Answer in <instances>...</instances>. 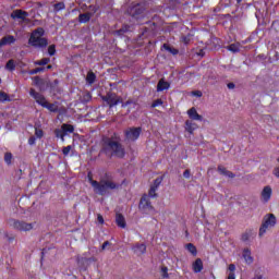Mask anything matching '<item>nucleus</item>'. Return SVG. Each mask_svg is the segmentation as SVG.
<instances>
[{
	"label": "nucleus",
	"instance_id": "f257e3e1",
	"mask_svg": "<svg viewBox=\"0 0 279 279\" xmlns=\"http://www.w3.org/2000/svg\"><path fill=\"white\" fill-rule=\"evenodd\" d=\"M100 154L106 156V158H125V147L114 136H102L100 141Z\"/></svg>",
	"mask_w": 279,
	"mask_h": 279
},
{
	"label": "nucleus",
	"instance_id": "f03ea898",
	"mask_svg": "<svg viewBox=\"0 0 279 279\" xmlns=\"http://www.w3.org/2000/svg\"><path fill=\"white\" fill-rule=\"evenodd\" d=\"M88 182L92 184L94 191L98 195H108V191H117L121 189V184L112 181V174L110 172H106L102 177H100V181L93 180V172H87Z\"/></svg>",
	"mask_w": 279,
	"mask_h": 279
},
{
	"label": "nucleus",
	"instance_id": "7ed1b4c3",
	"mask_svg": "<svg viewBox=\"0 0 279 279\" xmlns=\"http://www.w3.org/2000/svg\"><path fill=\"white\" fill-rule=\"evenodd\" d=\"M45 36V28L38 27L31 33L28 38V45L31 47H35L36 49H45L49 45V40L44 37Z\"/></svg>",
	"mask_w": 279,
	"mask_h": 279
},
{
	"label": "nucleus",
	"instance_id": "20e7f679",
	"mask_svg": "<svg viewBox=\"0 0 279 279\" xmlns=\"http://www.w3.org/2000/svg\"><path fill=\"white\" fill-rule=\"evenodd\" d=\"M29 95H31V97H33V99H35V101H36V104H38V106H41V108H46L47 110H49V112H59L60 111V109L58 108V105L47 101V98L45 97V95L36 92V89L31 88Z\"/></svg>",
	"mask_w": 279,
	"mask_h": 279
},
{
	"label": "nucleus",
	"instance_id": "39448f33",
	"mask_svg": "<svg viewBox=\"0 0 279 279\" xmlns=\"http://www.w3.org/2000/svg\"><path fill=\"white\" fill-rule=\"evenodd\" d=\"M277 222L278 220L276 219V215L267 214L264 216L262 226L259 228V236H264L269 228H275Z\"/></svg>",
	"mask_w": 279,
	"mask_h": 279
},
{
	"label": "nucleus",
	"instance_id": "423d86ee",
	"mask_svg": "<svg viewBox=\"0 0 279 279\" xmlns=\"http://www.w3.org/2000/svg\"><path fill=\"white\" fill-rule=\"evenodd\" d=\"M138 210H141L143 215H149V213H156V208L151 206V201H149V196H147V194H144L141 197L140 204H138Z\"/></svg>",
	"mask_w": 279,
	"mask_h": 279
},
{
	"label": "nucleus",
	"instance_id": "0eeeda50",
	"mask_svg": "<svg viewBox=\"0 0 279 279\" xmlns=\"http://www.w3.org/2000/svg\"><path fill=\"white\" fill-rule=\"evenodd\" d=\"M75 132V126L72 124L63 123L61 125V129H56L54 130V136L56 138H61L62 143H64V136L66 134H73Z\"/></svg>",
	"mask_w": 279,
	"mask_h": 279
},
{
	"label": "nucleus",
	"instance_id": "6e6552de",
	"mask_svg": "<svg viewBox=\"0 0 279 279\" xmlns=\"http://www.w3.org/2000/svg\"><path fill=\"white\" fill-rule=\"evenodd\" d=\"M102 101L107 104L109 108H114V106H119V104L123 102L121 97L117 96L114 93L109 92L107 95L101 96Z\"/></svg>",
	"mask_w": 279,
	"mask_h": 279
},
{
	"label": "nucleus",
	"instance_id": "1a4fd4ad",
	"mask_svg": "<svg viewBox=\"0 0 279 279\" xmlns=\"http://www.w3.org/2000/svg\"><path fill=\"white\" fill-rule=\"evenodd\" d=\"M143 132V128L137 126V128H129L124 131V136L126 141H131L134 143L135 141H138L141 137V133Z\"/></svg>",
	"mask_w": 279,
	"mask_h": 279
},
{
	"label": "nucleus",
	"instance_id": "9d476101",
	"mask_svg": "<svg viewBox=\"0 0 279 279\" xmlns=\"http://www.w3.org/2000/svg\"><path fill=\"white\" fill-rule=\"evenodd\" d=\"M11 226L14 228V230H19V232H29V230L34 229L33 223H27L25 221L21 220H11Z\"/></svg>",
	"mask_w": 279,
	"mask_h": 279
},
{
	"label": "nucleus",
	"instance_id": "9b49d317",
	"mask_svg": "<svg viewBox=\"0 0 279 279\" xmlns=\"http://www.w3.org/2000/svg\"><path fill=\"white\" fill-rule=\"evenodd\" d=\"M144 12H145V7L141 3L130 7L128 10V13L130 14V16L136 20L143 17Z\"/></svg>",
	"mask_w": 279,
	"mask_h": 279
},
{
	"label": "nucleus",
	"instance_id": "f8f14e48",
	"mask_svg": "<svg viewBox=\"0 0 279 279\" xmlns=\"http://www.w3.org/2000/svg\"><path fill=\"white\" fill-rule=\"evenodd\" d=\"M29 16V13H27L26 11H23L21 9L14 10L11 13V19L16 20L19 19L20 21H25V19H27Z\"/></svg>",
	"mask_w": 279,
	"mask_h": 279
},
{
	"label": "nucleus",
	"instance_id": "ddd939ff",
	"mask_svg": "<svg viewBox=\"0 0 279 279\" xmlns=\"http://www.w3.org/2000/svg\"><path fill=\"white\" fill-rule=\"evenodd\" d=\"M134 254H136L137 256H143V254H145V252H147V245H145V243H137L132 247Z\"/></svg>",
	"mask_w": 279,
	"mask_h": 279
},
{
	"label": "nucleus",
	"instance_id": "4468645a",
	"mask_svg": "<svg viewBox=\"0 0 279 279\" xmlns=\"http://www.w3.org/2000/svg\"><path fill=\"white\" fill-rule=\"evenodd\" d=\"M187 116L192 119V121H203L204 117L197 112V109L195 107H192L187 111Z\"/></svg>",
	"mask_w": 279,
	"mask_h": 279
},
{
	"label": "nucleus",
	"instance_id": "2eb2a0df",
	"mask_svg": "<svg viewBox=\"0 0 279 279\" xmlns=\"http://www.w3.org/2000/svg\"><path fill=\"white\" fill-rule=\"evenodd\" d=\"M16 43V38L13 35H7L1 38L0 47H5V45H14Z\"/></svg>",
	"mask_w": 279,
	"mask_h": 279
},
{
	"label": "nucleus",
	"instance_id": "dca6fc26",
	"mask_svg": "<svg viewBox=\"0 0 279 279\" xmlns=\"http://www.w3.org/2000/svg\"><path fill=\"white\" fill-rule=\"evenodd\" d=\"M171 88V83L165 81V78L159 80L157 84V92L162 93V90H169Z\"/></svg>",
	"mask_w": 279,
	"mask_h": 279
},
{
	"label": "nucleus",
	"instance_id": "f3484780",
	"mask_svg": "<svg viewBox=\"0 0 279 279\" xmlns=\"http://www.w3.org/2000/svg\"><path fill=\"white\" fill-rule=\"evenodd\" d=\"M116 223L118 228H122V229L128 228V222H125V217L123 216V214L116 215Z\"/></svg>",
	"mask_w": 279,
	"mask_h": 279
},
{
	"label": "nucleus",
	"instance_id": "a211bd4d",
	"mask_svg": "<svg viewBox=\"0 0 279 279\" xmlns=\"http://www.w3.org/2000/svg\"><path fill=\"white\" fill-rule=\"evenodd\" d=\"M271 193H272L271 186L267 185L263 189L262 197L264 202H269V199H271Z\"/></svg>",
	"mask_w": 279,
	"mask_h": 279
},
{
	"label": "nucleus",
	"instance_id": "6ab92c4d",
	"mask_svg": "<svg viewBox=\"0 0 279 279\" xmlns=\"http://www.w3.org/2000/svg\"><path fill=\"white\" fill-rule=\"evenodd\" d=\"M242 256L247 265H252V263H254V257H252V251H250V248H244Z\"/></svg>",
	"mask_w": 279,
	"mask_h": 279
},
{
	"label": "nucleus",
	"instance_id": "aec40b11",
	"mask_svg": "<svg viewBox=\"0 0 279 279\" xmlns=\"http://www.w3.org/2000/svg\"><path fill=\"white\" fill-rule=\"evenodd\" d=\"M202 269H204V262H202V258H197L194 263H193V270L194 274H199L202 271Z\"/></svg>",
	"mask_w": 279,
	"mask_h": 279
},
{
	"label": "nucleus",
	"instance_id": "412c9836",
	"mask_svg": "<svg viewBox=\"0 0 279 279\" xmlns=\"http://www.w3.org/2000/svg\"><path fill=\"white\" fill-rule=\"evenodd\" d=\"M185 130L186 132H189L190 134H193L194 131L197 130V123L191 121V120H187L185 122Z\"/></svg>",
	"mask_w": 279,
	"mask_h": 279
},
{
	"label": "nucleus",
	"instance_id": "4be33fe9",
	"mask_svg": "<svg viewBox=\"0 0 279 279\" xmlns=\"http://www.w3.org/2000/svg\"><path fill=\"white\" fill-rule=\"evenodd\" d=\"M218 172L220 175H226L227 178H234V173L226 169V167L219 166L218 167Z\"/></svg>",
	"mask_w": 279,
	"mask_h": 279
},
{
	"label": "nucleus",
	"instance_id": "5701e85b",
	"mask_svg": "<svg viewBox=\"0 0 279 279\" xmlns=\"http://www.w3.org/2000/svg\"><path fill=\"white\" fill-rule=\"evenodd\" d=\"M227 49L232 53H239V51H241V44L240 43L230 44L229 46H227Z\"/></svg>",
	"mask_w": 279,
	"mask_h": 279
},
{
	"label": "nucleus",
	"instance_id": "b1692460",
	"mask_svg": "<svg viewBox=\"0 0 279 279\" xmlns=\"http://www.w3.org/2000/svg\"><path fill=\"white\" fill-rule=\"evenodd\" d=\"M95 80H97V75L95 74V72H88L86 76L87 84L89 85L95 84Z\"/></svg>",
	"mask_w": 279,
	"mask_h": 279
},
{
	"label": "nucleus",
	"instance_id": "393cba45",
	"mask_svg": "<svg viewBox=\"0 0 279 279\" xmlns=\"http://www.w3.org/2000/svg\"><path fill=\"white\" fill-rule=\"evenodd\" d=\"M187 252H190V254H192V256H197V247L194 246L193 243H189L185 245Z\"/></svg>",
	"mask_w": 279,
	"mask_h": 279
},
{
	"label": "nucleus",
	"instance_id": "a878e982",
	"mask_svg": "<svg viewBox=\"0 0 279 279\" xmlns=\"http://www.w3.org/2000/svg\"><path fill=\"white\" fill-rule=\"evenodd\" d=\"M80 23H88L90 21V13H81L78 15Z\"/></svg>",
	"mask_w": 279,
	"mask_h": 279
},
{
	"label": "nucleus",
	"instance_id": "bb28decb",
	"mask_svg": "<svg viewBox=\"0 0 279 279\" xmlns=\"http://www.w3.org/2000/svg\"><path fill=\"white\" fill-rule=\"evenodd\" d=\"M163 49H166V51H169V53H172V56H178V53H180V51L171 46H169L168 44H163Z\"/></svg>",
	"mask_w": 279,
	"mask_h": 279
},
{
	"label": "nucleus",
	"instance_id": "cd10ccee",
	"mask_svg": "<svg viewBox=\"0 0 279 279\" xmlns=\"http://www.w3.org/2000/svg\"><path fill=\"white\" fill-rule=\"evenodd\" d=\"M165 180V175L158 177L157 179L154 180L153 189H160V184H162V181Z\"/></svg>",
	"mask_w": 279,
	"mask_h": 279
},
{
	"label": "nucleus",
	"instance_id": "c85d7f7f",
	"mask_svg": "<svg viewBox=\"0 0 279 279\" xmlns=\"http://www.w3.org/2000/svg\"><path fill=\"white\" fill-rule=\"evenodd\" d=\"M51 62V59L49 58H43L41 60L39 61H35V65L36 66H45L47 64H49Z\"/></svg>",
	"mask_w": 279,
	"mask_h": 279
},
{
	"label": "nucleus",
	"instance_id": "c756f323",
	"mask_svg": "<svg viewBox=\"0 0 279 279\" xmlns=\"http://www.w3.org/2000/svg\"><path fill=\"white\" fill-rule=\"evenodd\" d=\"M65 9H66V4H64V2H58V3L53 4L54 12H60Z\"/></svg>",
	"mask_w": 279,
	"mask_h": 279
},
{
	"label": "nucleus",
	"instance_id": "7c9ffc66",
	"mask_svg": "<svg viewBox=\"0 0 279 279\" xmlns=\"http://www.w3.org/2000/svg\"><path fill=\"white\" fill-rule=\"evenodd\" d=\"M5 101H11L10 95L5 92H0V104H5Z\"/></svg>",
	"mask_w": 279,
	"mask_h": 279
},
{
	"label": "nucleus",
	"instance_id": "2f4dec72",
	"mask_svg": "<svg viewBox=\"0 0 279 279\" xmlns=\"http://www.w3.org/2000/svg\"><path fill=\"white\" fill-rule=\"evenodd\" d=\"M128 32H130V25H124L117 31V34L118 36H123V34H128Z\"/></svg>",
	"mask_w": 279,
	"mask_h": 279
},
{
	"label": "nucleus",
	"instance_id": "473e14b6",
	"mask_svg": "<svg viewBox=\"0 0 279 279\" xmlns=\"http://www.w3.org/2000/svg\"><path fill=\"white\" fill-rule=\"evenodd\" d=\"M156 191H158V189L150 186L148 191V198L151 197L153 199H156V197H158V193H156Z\"/></svg>",
	"mask_w": 279,
	"mask_h": 279
},
{
	"label": "nucleus",
	"instance_id": "72a5a7b5",
	"mask_svg": "<svg viewBox=\"0 0 279 279\" xmlns=\"http://www.w3.org/2000/svg\"><path fill=\"white\" fill-rule=\"evenodd\" d=\"M5 69H8L9 71H14V69H16V64H14V60H9L5 64Z\"/></svg>",
	"mask_w": 279,
	"mask_h": 279
},
{
	"label": "nucleus",
	"instance_id": "f704fd0d",
	"mask_svg": "<svg viewBox=\"0 0 279 279\" xmlns=\"http://www.w3.org/2000/svg\"><path fill=\"white\" fill-rule=\"evenodd\" d=\"M161 278L169 279V268L167 266L161 267Z\"/></svg>",
	"mask_w": 279,
	"mask_h": 279
},
{
	"label": "nucleus",
	"instance_id": "c9c22d12",
	"mask_svg": "<svg viewBox=\"0 0 279 279\" xmlns=\"http://www.w3.org/2000/svg\"><path fill=\"white\" fill-rule=\"evenodd\" d=\"M45 68H35L29 71V75H38V73H44Z\"/></svg>",
	"mask_w": 279,
	"mask_h": 279
},
{
	"label": "nucleus",
	"instance_id": "e433bc0d",
	"mask_svg": "<svg viewBox=\"0 0 279 279\" xmlns=\"http://www.w3.org/2000/svg\"><path fill=\"white\" fill-rule=\"evenodd\" d=\"M4 162L7 165H12V153H5L4 154Z\"/></svg>",
	"mask_w": 279,
	"mask_h": 279
},
{
	"label": "nucleus",
	"instance_id": "4c0bfd02",
	"mask_svg": "<svg viewBox=\"0 0 279 279\" xmlns=\"http://www.w3.org/2000/svg\"><path fill=\"white\" fill-rule=\"evenodd\" d=\"M162 104H165V101H162V99L158 98L153 101L150 108H158V106H162Z\"/></svg>",
	"mask_w": 279,
	"mask_h": 279
},
{
	"label": "nucleus",
	"instance_id": "58836bf2",
	"mask_svg": "<svg viewBox=\"0 0 279 279\" xmlns=\"http://www.w3.org/2000/svg\"><path fill=\"white\" fill-rule=\"evenodd\" d=\"M35 136L36 138H43V136H45V132L41 129L35 128Z\"/></svg>",
	"mask_w": 279,
	"mask_h": 279
},
{
	"label": "nucleus",
	"instance_id": "ea45409f",
	"mask_svg": "<svg viewBox=\"0 0 279 279\" xmlns=\"http://www.w3.org/2000/svg\"><path fill=\"white\" fill-rule=\"evenodd\" d=\"M181 43H183V45H190L191 44V35L182 36Z\"/></svg>",
	"mask_w": 279,
	"mask_h": 279
},
{
	"label": "nucleus",
	"instance_id": "a19ab883",
	"mask_svg": "<svg viewBox=\"0 0 279 279\" xmlns=\"http://www.w3.org/2000/svg\"><path fill=\"white\" fill-rule=\"evenodd\" d=\"M92 99H93V96L90 95V93H87L83 95L82 101L83 104H88V101H90Z\"/></svg>",
	"mask_w": 279,
	"mask_h": 279
},
{
	"label": "nucleus",
	"instance_id": "79ce46f5",
	"mask_svg": "<svg viewBox=\"0 0 279 279\" xmlns=\"http://www.w3.org/2000/svg\"><path fill=\"white\" fill-rule=\"evenodd\" d=\"M72 149H73V146H71V145L63 147V149H62L63 156H69V154H71Z\"/></svg>",
	"mask_w": 279,
	"mask_h": 279
},
{
	"label": "nucleus",
	"instance_id": "37998d69",
	"mask_svg": "<svg viewBox=\"0 0 279 279\" xmlns=\"http://www.w3.org/2000/svg\"><path fill=\"white\" fill-rule=\"evenodd\" d=\"M48 54L56 56V45L52 44L48 47Z\"/></svg>",
	"mask_w": 279,
	"mask_h": 279
},
{
	"label": "nucleus",
	"instance_id": "c03bdc74",
	"mask_svg": "<svg viewBox=\"0 0 279 279\" xmlns=\"http://www.w3.org/2000/svg\"><path fill=\"white\" fill-rule=\"evenodd\" d=\"M4 238L7 239L8 243H14L16 239L14 235H10L8 233L4 234Z\"/></svg>",
	"mask_w": 279,
	"mask_h": 279
},
{
	"label": "nucleus",
	"instance_id": "a18cd8bd",
	"mask_svg": "<svg viewBox=\"0 0 279 279\" xmlns=\"http://www.w3.org/2000/svg\"><path fill=\"white\" fill-rule=\"evenodd\" d=\"M34 84L35 86H40V84H43V78H40V76H35Z\"/></svg>",
	"mask_w": 279,
	"mask_h": 279
},
{
	"label": "nucleus",
	"instance_id": "49530a36",
	"mask_svg": "<svg viewBox=\"0 0 279 279\" xmlns=\"http://www.w3.org/2000/svg\"><path fill=\"white\" fill-rule=\"evenodd\" d=\"M122 104V108H128V106H132V104H134V100L129 99L125 102H121Z\"/></svg>",
	"mask_w": 279,
	"mask_h": 279
},
{
	"label": "nucleus",
	"instance_id": "de8ad7c7",
	"mask_svg": "<svg viewBox=\"0 0 279 279\" xmlns=\"http://www.w3.org/2000/svg\"><path fill=\"white\" fill-rule=\"evenodd\" d=\"M230 274H234V271H236V266L234 264H230L228 267Z\"/></svg>",
	"mask_w": 279,
	"mask_h": 279
},
{
	"label": "nucleus",
	"instance_id": "09e8293b",
	"mask_svg": "<svg viewBox=\"0 0 279 279\" xmlns=\"http://www.w3.org/2000/svg\"><path fill=\"white\" fill-rule=\"evenodd\" d=\"M28 145H36V136H31L28 138Z\"/></svg>",
	"mask_w": 279,
	"mask_h": 279
},
{
	"label": "nucleus",
	"instance_id": "8fccbe9b",
	"mask_svg": "<svg viewBox=\"0 0 279 279\" xmlns=\"http://www.w3.org/2000/svg\"><path fill=\"white\" fill-rule=\"evenodd\" d=\"M183 178H185L186 180H189V178H191V170L186 169V170L183 172Z\"/></svg>",
	"mask_w": 279,
	"mask_h": 279
},
{
	"label": "nucleus",
	"instance_id": "3c124183",
	"mask_svg": "<svg viewBox=\"0 0 279 279\" xmlns=\"http://www.w3.org/2000/svg\"><path fill=\"white\" fill-rule=\"evenodd\" d=\"M272 173H274V177H275V178H279V167H276V168L272 170Z\"/></svg>",
	"mask_w": 279,
	"mask_h": 279
},
{
	"label": "nucleus",
	"instance_id": "603ef678",
	"mask_svg": "<svg viewBox=\"0 0 279 279\" xmlns=\"http://www.w3.org/2000/svg\"><path fill=\"white\" fill-rule=\"evenodd\" d=\"M97 221L100 225H104V216H101L100 214L97 215Z\"/></svg>",
	"mask_w": 279,
	"mask_h": 279
},
{
	"label": "nucleus",
	"instance_id": "864d4df0",
	"mask_svg": "<svg viewBox=\"0 0 279 279\" xmlns=\"http://www.w3.org/2000/svg\"><path fill=\"white\" fill-rule=\"evenodd\" d=\"M192 95H194V97H202V92L201 90H194V92H192Z\"/></svg>",
	"mask_w": 279,
	"mask_h": 279
},
{
	"label": "nucleus",
	"instance_id": "5fc2aeb1",
	"mask_svg": "<svg viewBox=\"0 0 279 279\" xmlns=\"http://www.w3.org/2000/svg\"><path fill=\"white\" fill-rule=\"evenodd\" d=\"M242 241H250V234L248 233H244L242 234Z\"/></svg>",
	"mask_w": 279,
	"mask_h": 279
},
{
	"label": "nucleus",
	"instance_id": "6e6d98bb",
	"mask_svg": "<svg viewBox=\"0 0 279 279\" xmlns=\"http://www.w3.org/2000/svg\"><path fill=\"white\" fill-rule=\"evenodd\" d=\"M58 84H60V81L57 78L50 84V87L53 88L54 86H58Z\"/></svg>",
	"mask_w": 279,
	"mask_h": 279
},
{
	"label": "nucleus",
	"instance_id": "4d7b16f0",
	"mask_svg": "<svg viewBox=\"0 0 279 279\" xmlns=\"http://www.w3.org/2000/svg\"><path fill=\"white\" fill-rule=\"evenodd\" d=\"M227 279H236V275H234V272H229Z\"/></svg>",
	"mask_w": 279,
	"mask_h": 279
},
{
	"label": "nucleus",
	"instance_id": "13d9d810",
	"mask_svg": "<svg viewBox=\"0 0 279 279\" xmlns=\"http://www.w3.org/2000/svg\"><path fill=\"white\" fill-rule=\"evenodd\" d=\"M108 245H110V242L105 241L101 245V250H106V247H108Z\"/></svg>",
	"mask_w": 279,
	"mask_h": 279
},
{
	"label": "nucleus",
	"instance_id": "bf43d9fd",
	"mask_svg": "<svg viewBox=\"0 0 279 279\" xmlns=\"http://www.w3.org/2000/svg\"><path fill=\"white\" fill-rule=\"evenodd\" d=\"M227 86L229 89H232V88H234L235 85H234V83H229V84H227Z\"/></svg>",
	"mask_w": 279,
	"mask_h": 279
},
{
	"label": "nucleus",
	"instance_id": "052dcab7",
	"mask_svg": "<svg viewBox=\"0 0 279 279\" xmlns=\"http://www.w3.org/2000/svg\"><path fill=\"white\" fill-rule=\"evenodd\" d=\"M253 279H263V277H262V275H257Z\"/></svg>",
	"mask_w": 279,
	"mask_h": 279
},
{
	"label": "nucleus",
	"instance_id": "680f3d73",
	"mask_svg": "<svg viewBox=\"0 0 279 279\" xmlns=\"http://www.w3.org/2000/svg\"><path fill=\"white\" fill-rule=\"evenodd\" d=\"M46 69L47 70L53 69V65H47Z\"/></svg>",
	"mask_w": 279,
	"mask_h": 279
},
{
	"label": "nucleus",
	"instance_id": "e2e57ef3",
	"mask_svg": "<svg viewBox=\"0 0 279 279\" xmlns=\"http://www.w3.org/2000/svg\"><path fill=\"white\" fill-rule=\"evenodd\" d=\"M44 256H45V250H43V252H41V259Z\"/></svg>",
	"mask_w": 279,
	"mask_h": 279
},
{
	"label": "nucleus",
	"instance_id": "0e129e2a",
	"mask_svg": "<svg viewBox=\"0 0 279 279\" xmlns=\"http://www.w3.org/2000/svg\"><path fill=\"white\" fill-rule=\"evenodd\" d=\"M235 1H236V3H241L242 0H235Z\"/></svg>",
	"mask_w": 279,
	"mask_h": 279
},
{
	"label": "nucleus",
	"instance_id": "69168bd1",
	"mask_svg": "<svg viewBox=\"0 0 279 279\" xmlns=\"http://www.w3.org/2000/svg\"><path fill=\"white\" fill-rule=\"evenodd\" d=\"M242 43H243V45H246L247 40H244V41H242Z\"/></svg>",
	"mask_w": 279,
	"mask_h": 279
},
{
	"label": "nucleus",
	"instance_id": "338daca9",
	"mask_svg": "<svg viewBox=\"0 0 279 279\" xmlns=\"http://www.w3.org/2000/svg\"><path fill=\"white\" fill-rule=\"evenodd\" d=\"M0 84H1V78H0Z\"/></svg>",
	"mask_w": 279,
	"mask_h": 279
}]
</instances>
